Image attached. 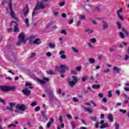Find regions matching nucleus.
Segmentation results:
<instances>
[{
  "label": "nucleus",
  "mask_w": 129,
  "mask_h": 129,
  "mask_svg": "<svg viewBox=\"0 0 129 129\" xmlns=\"http://www.w3.org/2000/svg\"><path fill=\"white\" fill-rule=\"evenodd\" d=\"M31 106H36L37 105V102H33L31 104Z\"/></svg>",
  "instance_id": "864d4df0"
},
{
  "label": "nucleus",
  "mask_w": 129,
  "mask_h": 129,
  "mask_svg": "<svg viewBox=\"0 0 129 129\" xmlns=\"http://www.w3.org/2000/svg\"><path fill=\"white\" fill-rule=\"evenodd\" d=\"M31 45H33L34 44H36L37 45H39V44H41V41L39 38L35 39L34 41L31 42Z\"/></svg>",
  "instance_id": "ddd939ff"
},
{
  "label": "nucleus",
  "mask_w": 129,
  "mask_h": 129,
  "mask_svg": "<svg viewBox=\"0 0 129 129\" xmlns=\"http://www.w3.org/2000/svg\"><path fill=\"white\" fill-rule=\"evenodd\" d=\"M87 79H88V77H84L82 78V82H85L86 80H87Z\"/></svg>",
  "instance_id": "72a5a7b5"
},
{
  "label": "nucleus",
  "mask_w": 129,
  "mask_h": 129,
  "mask_svg": "<svg viewBox=\"0 0 129 129\" xmlns=\"http://www.w3.org/2000/svg\"><path fill=\"white\" fill-rule=\"evenodd\" d=\"M0 102H2V103H3V104H6V101H5L4 100V99L0 98Z\"/></svg>",
  "instance_id": "de8ad7c7"
},
{
  "label": "nucleus",
  "mask_w": 129,
  "mask_h": 129,
  "mask_svg": "<svg viewBox=\"0 0 129 129\" xmlns=\"http://www.w3.org/2000/svg\"><path fill=\"white\" fill-rule=\"evenodd\" d=\"M93 11L95 12V13H96V12H99V8H98V7H96L95 8Z\"/></svg>",
  "instance_id": "603ef678"
},
{
  "label": "nucleus",
  "mask_w": 129,
  "mask_h": 129,
  "mask_svg": "<svg viewBox=\"0 0 129 129\" xmlns=\"http://www.w3.org/2000/svg\"><path fill=\"white\" fill-rule=\"evenodd\" d=\"M95 127L96 128H98V127H99V121H97L95 123Z\"/></svg>",
  "instance_id": "c03bdc74"
},
{
  "label": "nucleus",
  "mask_w": 129,
  "mask_h": 129,
  "mask_svg": "<svg viewBox=\"0 0 129 129\" xmlns=\"http://www.w3.org/2000/svg\"><path fill=\"white\" fill-rule=\"evenodd\" d=\"M65 68H66V66L64 65H60V68L58 67H55V70H57V71L59 72L61 78H64V77H65V74H64V73L65 72Z\"/></svg>",
  "instance_id": "7ed1b4c3"
},
{
  "label": "nucleus",
  "mask_w": 129,
  "mask_h": 129,
  "mask_svg": "<svg viewBox=\"0 0 129 129\" xmlns=\"http://www.w3.org/2000/svg\"><path fill=\"white\" fill-rule=\"evenodd\" d=\"M109 125L107 123H105L100 126V128H105V127H109Z\"/></svg>",
  "instance_id": "6ab92c4d"
},
{
  "label": "nucleus",
  "mask_w": 129,
  "mask_h": 129,
  "mask_svg": "<svg viewBox=\"0 0 129 129\" xmlns=\"http://www.w3.org/2000/svg\"><path fill=\"white\" fill-rule=\"evenodd\" d=\"M128 59H129V56H127V54H125L124 60H125V61H127V60H128Z\"/></svg>",
  "instance_id": "5fc2aeb1"
},
{
  "label": "nucleus",
  "mask_w": 129,
  "mask_h": 129,
  "mask_svg": "<svg viewBox=\"0 0 129 129\" xmlns=\"http://www.w3.org/2000/svg\"><path fill=\"white\" fill-rule=\"evenodd\" d=\"M51 124H52L50 122H48L47 123V125H46V127H47L48 128H49V127H50V126H51Z\"/></svg>",
  "instance_id": "e2e57ef3"
},
{
  "label": "nucleus",
  "mask_w": 129,
  "mask_h": 129,
  "mask_svg": "<svg viewBox=\"0 0 129 129\" xmlns=\"http://www.w3.org/2000/svg\"><path fill=\"white\" fill-rule=\"evenodd\" d=\"M8 2V0H4L2 2V6H5L6 5V3Z\"/></svg>",
  "instance_id": "052dcab7"
},
{
  "label": "nucleus",
  "mask_w": 129,
  "mask_h": 129,
  "mask_svg": "<svg viewBox=\"0 0 129 129\" xmlns=\"http://www.w3.org/2000/svg\"><path fill=\"white\" fill-rule=\"evenodd\" d=\"M25 86H26V87H29V88H30V89H32V88H33V86H32V84L31 83H26Z\"/></svg>",
  "instance_id": "bb28decb"
},
{
  "label": "nucleus",
  "mask_w": 129,
  "mask_h": 129,
  "mask_svg": "<svg viewBox=\"0 0 129 129\" xmlns=\"http://www.w3.org/2000/svg\"><path fill=\"white\" fill-rule=\"evenodd\" d=\"M119 17V18L120 19V20H121V21H123V17H122V16L119 15H118Z\"/></svg>",
  "instance_id": "0e129e2a"
},
{
  "label": "nucleus",
  "mask_w": 129,
  "mask_h": 129,
  "mask_svg": "<svg viewBox=\"0 0 129 129\" xmlns=\"http://www.w3.org/2000/svg\"><path fill=\"white\" fill-rule=\"evenodd\" d=\"M0 89H1V90L4 92H7V91H9V87L5 86H1Z\"/></svg>",
  "instance_id": "4468645a"
},
{
  "label": "nucleus",
  "mask_w": 129,
  "mask_h": 129,
  "mask_svg": "<svg viewBox=\"0 0 129 129\" xmlns=\"http://www.w3.org/2000/svg\"><path fill=\"white\" fill-rule=\"evenodd\" d=\"M40 106H37V107H36L35 108V112H37V111H39V110H40Z\"/></svg>",
  "instance_id": "3c124183"
},
{
  "label": "nucleus",
  "mask_w": 129,
  "mask_h": 129,
  "mask_svg": "<svg viewBox=\"0 0 129 129\" xmlns=\"http://www.w3.org/2000/svg\"><path fill=\"white\" fill-rule=\"evenodd\" d=\"M9 91H15L16 90V87H8Z\"/></svg>",
  "instance_id": "393cba45"
},
{
  "label": "nucleus",
  "mask_w": 129,
  "mask_h": 129,
  "mask_svg": "<svg viewBox=\"0 0 129 129\" xmlns=\"http://www.w3.org/2000/svg\"><path fill=\"white\" fill-rule=\"evenodd\" d=\"M102 100L104 102H105V103H106V102H107V99L105 97L103 98Z\"/></svg>",
  "instance_id": "680f3d73"
},
{
  "label": "nucleus",
  "mask_w": 129,
  "mask_h": 129,
  "mask_svg": "<svg viewBox=\"0 0 129 129\" xmlns=\"http://www.w3.org/2000/svg\"><path fill=\"white\" fill-rule=\"evenodd\" d=\"M122 12V9H120L119 10L117 11V15L118 16L120 15L121 13Z\"/></svg>",
  "instance_id": "4c0bfd02"
},
{
  "label": "nucleus",
  "mask_w": 129,
  "mask_h": 129,
  "mask_svg": "<svg viewBox=\"0 0 129 129\" xmlns=\"http://www.w3.org/2000/svg\"><path fill=\"white\" fill-rule=\"evenodd\" d=\"M12 126L16 127V124H10L8 125L7 127L10 128V127H12Z\"/></svg>",
  "instance_id": "a19ab883"
},
{
  "label": "nucleus",
  "mask_w": 129,
  "mask_h": 129,
  "mask_svg": "<svg viewBox=\"0 0 129 129\" xmlns=\"http://www.w3.org/2000/svg\"><path fill=\"white\" fill-rule=\"evenodd\" d=\"M102 27L103 30H106V29H108V23L105 22V21H103L102 22Z\"/></svg>",
  "instance_id": "9b49d317"
},
{
  "label": "nucleus",
  "mask_w": 129,
  "mask_h": 129,
  "mask_svg": "<svg viewBox=\"0 0 129 129\" xmlns=\"http://www.w3.org/2000/svg\"><path fill=\"white\" fill-rule=\"evenodd\" d=\"M72 74H73L74 75H76L77 74V72H76L74 70H72L71 72Z\"/></svg>",
  "instance_id": "09e8293b"
},
{
  "label": "nucleus",
  "mask_w": 129,
  "mask_h": 129,
  "mask_svg": "<svg viewBox=\"0 0 129 129\" xmlns=\"http://www.w3.org/2000/svg\"><path fill=\"white\" fill-rule=\"evenodd\" d=\"M60 34H63V35H67V32L66 30H62L60 31Z\"/></svg>",
  "instance_id": "e433bc0d"
},
{
  "label": "nucleus",
  "mask_w": 129,
  "mask_h": 129,
  "mask_svg": "<svg viewBox=\"0 0 129 129\" xmlns=\"http://www.w3.org/2000/svg\"><path fill=\"white\" fill-rule=\"evenodd\" d=\"M88 46L89 48H93V45L91 43V42L88 43Z\"/></svg>",
  "instance_id": "ea45409f"
},
{
  "label": "nucleus",
  "mask_w": 129,
  "mask_h": 129,
  "mask_svg": "<svg viewBox=\"0 0 129 129\" xmlns=\"http://www.w3.org/2000/svg\"><path fill=\"white\" fill-rule=\"evenodd\" d=\"M7 110H9V111L10 112H13V111H14V108H10V107L8 106L6 108Z\"/></svg>",
  "instance_id": "2f4dec72"
},
{
  "label": "nucleus",
  "mask_w": 129,
  "mask_h": 129,
  "mask_svg": "<svg viewBox=\"0 0 129 129\" xmlns=\"http://www.w3.org/2000/svg\"><path fill=\"white\" fill-rule=\"evenodd\" d=\"M22 92L25 94V95H26L27 96H29V95L31 94V91L29 90V89H28L27 88L22 90Z\"/></svg>",
  "instance_id": "1a4fd4ad"
},
{
  "label": "nucleus",
  "mask_w": 129,
  "mask_h": 129,
  "mask_svg": "<svg viewBox=\"0 0 129 129\" xmlns=\"http://www.w3.org/2000/svg\"><path fill=\"white\" fill-rule=\"evenodd\" d=\"M30 43L31 44V42H33V41L35 40V36L32 35L29 37V38Z\"/></svg>",
  "instance_id": "412c9836"
},
{
  "label": "nucleus",
  "mask_w": 129,
  "mask_h": 129,
  "mask_svg": "<svg viewBox=\"0 0 129 129\" xmlns=\"http://www.w3.org/2000/svg\"><path fill=\"white\" fill-rule=\"evenodd\" d=\"M89 62L90 63V64H93L95 63V59L93 58H90L89 59Z\"/></svg>",
  "instance_id": "a878e982"
},
{
  "label": "nucleus",
  "mask_w": 129,
  "mask_h": 129,
  "mask_svg": "<svg viewBox=\"0 0 129 129\" xmlns=\"http://www.w3.org/2000/svg\"><path fill=\"white\" fill-rule=\"evenodd\" d=\"M28 13H29V10H28V8H25L23 11V14L26 17L27 15H28Z\"/></svg>",
  "instance_id": "dca6fc26"
},
{
  "label": "nucleus",
  "mask_w": 129,
  "mask_h": 129,
  "mask_svg": "<svg viewBox=\"0 0 129 129\" xmlns=\"http://www.w3.org/2000/svg\"><path fill=\"white\" fill-rule=\"evenodd\" d=\"M16 108L19 110H21V111H25L27 109V107H26V105H25L24 104H18L16 106Z\"/></svg>",
  "instance_id": "0eeeda50"
},
{
  "label": "nucleus",
  "mask_w": 129,
  "mask_h": 129,
  "mask_svg": "<svg viewBox=\"0 0 129 129\" xmlns=\"http://www.w3.org/2000/svg\"><path fill=\"white\" fill-rule=\"evenodd\" d=\"M119 36L120 38H122V39H123V38H124V35L123 34V33H122V32H119Z\"/></svg>",
  "instance_id": "37998d69"
},
{
  "label": "nucleus",
  "mask_w": 129,
  "mask_h": 129,
  "mask_svg": "<svg viewBox=\"0 0 129 129\" xmlns=\"http://www.w3.org/2000/svg\"><path fill=\"white\" fill-rule=\"evenodd\" d=\"M72 49L73 50V52H74V53H78V50L76 49V48L73 47Z\"/></svg>",
  "instance_id": "c9c22d12"
},
{
  "label": "nucleus",
  "mask_w": 129,
  "mask_h": 129,
  "mask_svg": "<svg viewBox=\"0 0 129 129\" xmlns=\"http://www.w3.org/2000/svg\"><path fill=\"white\" fill-rule=\"evenodd\" d=\"M72 78L73 81L71 79H69L68 84H69V85L71 86V87L73 88L74 87V85H75V84H76V83H77V82H78V81L80 80V79L79 78H77L75 76H72Z\"/></svg>",
  "instance_id": "f03ea898"
},
{
  "label": "nucleus",
  "mask_w": 129,
  "mask_h": 129,
  "mask_svg": "<svg viewBox=\"0 0 129 129\" xmlns=\"http://www.w3.org/2000/svg\"><path fill=\"white\" fill-rule=\"evenodd\" d=\"M48 122H50V123H53L54 122V119L52 118H50L49 121Z\"/></svg>",
  "instance_id": "6e6d98bb"
},
{
  "label": "nucleus",
  "mask_w": 129,
  "mask_h": 129,
  "mask_svg": "<svg viewBox=\"0 0 129 129\" xmlns=\"http://www.w3.org/2000/svg\"><path fill=\"white\" fill-rule=\"evenodd\" d=\"M113 70L116 72V73H119L120 72V69L116 67H114L113 68Z\"/></svg>",
  "instance_id": "a211bd4d"
},
{
  "label": "nucleus",
  "mask_w": 129,
  "mask_h": 129,
  "mask_svg": "<svg viewBox=\"0 0 129 129\" xmlns=\"http://www.w3.org/2000/svg\"><path fill=\"white\" fill-rule=\"evenodd\" d=\"M103 72L104 73H108L110 72V70L109 69H108L107 70H103Z\"/></svg>",
  "instance_id": "79ce46f5"
},
{
  "label": "nucleus",
  "mask_w": 129,
  "mask_h": 129,
  "mask_svg": "<svg viewBox=\"0 0 129 129\" xmlns=\"http://www.w3.org/2000/svg\"><path fill=\"white\" fill-rule=\"evenodd\" d=\"M9 10L10 11V15L11 16L12 19H14V20H16V21H19V19L18 17H16V15H15V12H14V11H13L12 7L13 5L12 4V1H11L9 4Z\"/></svg>",
  "instance_id": "20e7f679"
},
{
  "label": "nucleus",
  "mask_w": 129,
  "mask_h": 129,
  "mask_svg": "<svg viewBox=\"0 0 129 129\" xmlns=\"http://www.w3.org/2000/svg\"><path fill=\"white\" fill-rule=\"evenodd\" d=\"M90 43H92L93 44H94V43H96V39L95 38H91L90 39Z\"/></svg>",
  "instance_id": "7c9ffc66"
},
{
  "label": "nucleus",
  "mask_w": 129,
  "mask_h": 129,
  "mask_svg": "<svg viewBox=\"0 0 129 129\" xmlns=\"http://www.w3.org/2000/svg\"><path fill=\"white\" fill-rule=\"evenodd\" d=\"M15 106V103H11L10 104V106H9L10 108H14V107Z\"/></svg>",
  "instance_id": "58836bf2"
},
{
  "label": "nucleus",
  "mask_w": 129,
  "mask_h": 129,
  "mask_svg": "<svg viewBox=\"0 0 129 129\" xmlns=\"http://www.w3.org/2000/svg\"><path fill=\"white\" fill-rule=\"evenodd\" d=\"M37 10H38V9H36V7H35L33 12H32V19L35 17V16H37L38 15V11Z\"/></svg>",
  "instance_id": "2eb2a0df"
},
{
  "label": "nucleus",
  "mask_w": 129,
  "mask_h": 129,
  "mask_svg": "<svg viewBox=\"0 0 129 129\" xmlns=\"http://www.w3.org/2000/svg\"><path fill=\"white\" fill-rule=\"evenodd\" d=\"M93 89H99L100 88V85H94L92 86Z\"/></svg>",
  "instance_id": "4be33fe9"
},
{
  "label": "nucleus",
  "mask_w": 129,
  "mask_h": 129,
  "mask_svg": "<svg viewBox=\"0 0 129 129\" xmlns=\"http://www.w3.org/2000/svg\"><path fill=\"white\" fill-rule=\"evenodd\" d=\"M48 47H49V48H51V49L55 48V43H49L48 44Z\"/></svg>",
  "instance_id": "5701e85b"
},
{
  "label": "nucleus",
  "mask_w": 129,
  "mask_h": 129,
  "mask_svg": "<svg viewBox=\"0 0 129 129\" xmlns=\"http://www.w3.org/2000/svg\"><path fill=\"white\" fill-rule=\"evenodd\" d=\"M115 94H117V95H119V94H120V92L117 90L115 91Z\"/></svg>",
  "instance_id": "69168bd1"
},
{
  "label": "nucleus",
  "mask_w": 129,
  "mask_h": 129,
  "mask_svg": "<svg viewBox=\"0 0 129 129\" xmlns=\"http://www.w3.org/2000/svg\"><path fill=\"white\" fill-rule=\"evenodd\" d=\"M73 100L75 102H78L79 100L78 99H77L76 97H74L73 98Z\"/></svg>",
  "instance_id": "4d7b16f0"
},
{
  "label": "nucleus",
  "mask_w": 129,
  "mask_h": 129,
  "mask_svg": "<svg viewBox=\"0 0 129 129\" xmlns=\"http://www.w3.org/2000/svg\"><path fill=\"white\" fill-rule=\"evenodd\" d=\"M115 127L116 129H119V124L117 123H115Z\"/></svg>",
  "instance_id": "49530a36"
},
{
  "label": "nucleus",
  "mask_w": 129,
  "mask_h": 129,
  "mask_svg": "<svg viewBox=\"0 0 129 129\" xmlns=\"http://www.w3.org/2000/svg\"><path fill=\"white\" fill-rule=\"evenodd\" d=\"M85 32L86 33H87V34H92V33H93V31L92 30V29H87L85 30Z\"/></svg>",
  "instance_id": "aec40b11"
},
{
  "label": "nucleus",
  "mask_w": 129,
  "mask_h": 129,
  "mask_svg": "<svg viewBox=\"0 0 129 129\" xmlns=\"http://www.w3.org/2000/svg\"><path fill=\"white\" fill-rule=\"evenodd\" d=\"M92 120H93L94 121H95L96 119H97V118L96 116L91 117Z\"/></svg>",
  "instance_id": "bf43d9fd"
},
{
  "label": "nucleus",
  "mask_w": 129,
  "mask_h": 129,
  "mask_svg": "<svg viewBox=\"0 0 129 129\" xmlns=\"http://www.w3.org/2000/svg\"><path fill=\"white\" fill-rule=\"evenodd\" d=\"M71 124L72 125V127L73 129H75V127L76 126V123H75V122H74V121H72L71 122Z\"/></svg>",
  "instance_id": "b1692460"
},
{
  "label": "nucleus",
  "mask_w": 129,
  "mask_h": 129,
  "mask_svg": "<svg viewBox=\"0 0 129 129\" xmlns=\"http://www.w3.org/2000/svg\"><path fill=\"white\" fill-rule=\"evenodd\" d=\"M60 7H64V6H65V2H60L59 4Z\"/></svg>",
  "instance_id": "a18cd8bd"
},
{
  "label": "nucleus",
  "mask_w": 129,
  "mask_h": 129,
  "mask_svg": "<svg viewBox=\"0 0 129 129\" xmlns=\"http://www.w3.org/2000/svg\"><path fill=\"white\" fill-rule=\"evenodd\" d=\"M120 105H121V103H117L115 104V107H117V106H120Z\"/></svg>",
  "instance_id": "338daca9"
},
{
  "label": "nucleus",
  "mask_w": 129,
  "mask_h": 129,
  "mask_svg": "<svg viewBox=\"0 0 129 129\" xmlns=\"http://www.w3.org/2000/svg\"><path fill=\"white\" fill-rule=\"evenodd\" d=\"M49 78H44L43 80L37 79V81H38V82L41 84H45V82H49Z\"/></svg>",
  "instance_id": "6e6552de"
},
{
  "label": "nucleus",
  "mask_w": 129,
  "mask_h": 129,
  "mask_svg": "<svg viewBox=\"0 0 129 129\" xmlns=\"http://www.w3.org/2000/svg\"><path fill=\"white\" fill-rule=\"evenodd\" d=\"M47 74H52V75H55L56 72H54L52 71H46Z\"/></svg>",
  "instance_id": "c85d7f7f"
},
{
  "label": "nucleus",
  "mask_w": 129,
  "mask_h": 129,
  "mask_svg": "<svg viewBox=\"0 0 129 129\" xmlns=\"http://www.w3.org/2000/svg\"><path fill=\"white\" fill-rule=\"evenodd\" d=\"M24 21L27 27H28V26H29V19L26 18V19L24 20Z\"/></svg>",
  "instance_id": "c756f323"
},
{
  "label": "nucleus",
  "mask_w": 129,
  "mask_h": 129,
  "mask_svg": "<svg viewBox=\"0 0 129 129\" xmlns=\"http://www.w3.org/2000/svg\"><path fill=\"white\" fill-rule=\"evenodd\" d=\"M41 113H42L43 118H44V119H45V120H47L48 117H47V116H46V115L45 114V112L44 111H42V112H41Z\"/></svg>",
  "instance_id": "cd10ccee"
},
{
  "label": "nucleus",
  "mask_w": 129,
  "mask_h": 129,
  "mask_svg": "<svg viewBox=\"0 0 129 129\" xmlns=\"http://www.w3.org/2000/svg\"><path fill=\"white\" fill-rule=\"evenodd\" d=\"M18 42H17L16 45L17 46H20L21 44L24 43L26 44V35L25 33L22 32L18 36Z\"/></svg>",
  "instance_id": "f257e3e1"
},
{
  "label": "nucleus",
  "mask_w": 129,
  "mask_h": 129,
  "mask_svg": "<svg viewBox=\"0 0 129 129\" xmlns=\"http://www.w3.org/2000/svg\"><path fill=\"white\" fill-rule=\"evenodd\" d=\"M18 26H19V24H18V22L12 21L10 24V27L11 28H14V32H19V28L18 27Z\"/></svg>",
  "instance_id": "423d86ee"
},
{
  "label": "nucleus",
  "mask_w": 129,
  "mask_h": 129,
  "mask_svg": "<svg viewBox=\"0 0 129 129\" xmlns=\"http://www.w3.org/2000/svg\"><path fill=\"white\" fill-rule=\"evenodd\" d=\"M124 90L125 91H129V87H124Z\"/></svg>",
  "instance_id": "774afa93"
},
{
  "label": "nucleus",
  "mask_w": 129,
  "mask_h": 129,
  "mask_svg": "<svg viewBox=\"0 0 129 129\" xmlns=\"http://www.w3.org/2000/svg\"><path fill=\"white\" fill-rule=\"evenodd\" d=\"M82 107L84 108V109H85V110H86V111H87V112H88L89 113H92V112H93V109L91 108L85 107L84 106H83Z\"/></svg>",
  "instance_id": "f8f14e48"
},
{
  "label": "nucleus",
  "mask_w": 129,
  "mask_h": 129,
  "mask_svg": "<svg viewBox=\"0 0 129 129\" xmlns=\"http://www.w3.org/2000/svg\"><path fill=\"white\" fill-rule=\"evenodd\" d=\"M119 112H121L122 113L125 114V113H126L127 111H126V110H124L123 109H119Z\"/></svg>",
  "instance_id": "473e14b6"
},
{
  "label": "nucleus",
  "mask_w": 129,
  "mask_h": 129,
  "mask_svg": "<svg viewBox=\"0 0 129 129\" xmlns=\"http://www.w3.org/2000/svg\"><path fill=\"white\" fill-rule=\"evenodd\" d=\"M107 118L111 122H112V121H113V116H112V114H109Z\"/></svg>",
  "instance_id": "f3484780"
},
{
  "label": "nucleus",
  "mask_w": 129,
  "mask_h": 129,
  "mask_svg": "<svg viewBox=\"0 0 129 129\" xmlns=\"http://www.w3.org/2000/svg\"><path fill=\"white\" fill-rule=\"evenodd\" d=\"M108 97H111L112 96V94H111V91H109L108 92Z\"/></svg>",
  "instance_id": "8fccbe9b"
},
{
  "label": "nucleus",
  "mask_w": 129,
  "mask_h": 129,
  "mask_svg": "<svg viewBox=\"0 0 129 129\" xmlns=\"http://www.w3.org/2000/svg\"><path fill=\"white\" fill-rule=\"evenodd\" d=\"M79 19L80 20H84V19H85V15H80Z\"/></svg>",
  "instance_id": "f704fd0d"
},
{
  "label": "nucleus",
  "mask_w": 129,
  "mask_h": 129,
  "mask_svg": "<svg viewBox=\"0 0 129 129\" xmlns=\"http://www.w3.org/2000/svg\"><path fill=\"white\" fill-rule=\"evenodd\" d=\"M59 54L60 55L61 59L65 60L67 58L66 55H65V51L64 50H61L59 51Z\"/></svg>",
  "instance_id": "9d476101"
},
{
  "label": "nucleus",
  "mask_w": 129,
  "mask_h": 129,
  "mask_svg": "<svg viewBox=\"0 0 129 129\" xmlns=\"http://www.w3.org/2000/svg\"><path fill=\"white\" fill-rule=\"evenodd\" d=\"M46 56H47V57H51V56H52V54L51 53V52H47V53H46Z\"/></svg>",
  "instance_id": "13d9d810"
},
{
  "label": "nucleus",
  "mask_w": 129,
  "mask_h": 129,
  "mask_svg": "<svg viewBox=\"0 0 129 129\" xmlns=\"http://www.w3.org/2000/svg\"><path fill=\"white\" fill-rule=\"evenodd\" d=\"M45 2H38L36 6H35V9H37V10H41L43 9H45L46 8V5L45 4Z\"/></svg>",
  "instance_id": "39448f33"
}]
</instances>
